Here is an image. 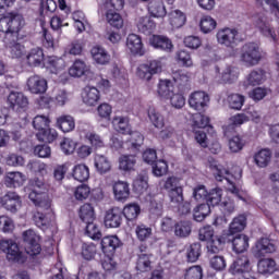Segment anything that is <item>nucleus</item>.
Here are the masks:
<instances>
[{"label":"nucleus","mask_w":279,"mask_h":279,"mask_svg":"<svg viewBox=\"0 0 279 279\" xmlns=\"http://www.w3.org/2000/svg\"><path fill=\"white\" fill-rule=\"evenodd\" d=\"M25 191L28 193V199H31L37 208L46 210V213L37 211L34 215L35 225L37 228H40V230H49V227L53 226L56 221V213L51 207V198L47 195L49 185L45 183V180L35 178L29 181Z\"/></svg>","instance_id":"nucleus-1"},{"label":"nucleus","mask_w":279,"mask_h":279,"mask_svg":"<svg viewBox=\"0 0 279 279\" xmlns=\"http://www.w3.org/2000/svg\"><path fill=\"white\" fill-rule=\"evenodd\" d=\"M198 239L206 243L207 252L210 254H219L226 245V239L215 235V229L211 226H205L198 231Z\"/></svg>","instance_id":"nucleus-2"},{"label":"nucleus","mask_w":279,"mask_h":279,"mask_svg":"<svg viewBox=\"0 0 279 279\" xmlns=\"http://www.w3.org/2000/svg\"><path fill=\"white\" fill-rule=\"evenodd\" d=\"M0 252L5 254L7 260L9 263H17V265H23L27 257L21 252L19 244L14 240H0Z\"/></svg>","instance_id":"nucleus-3"},{"label":"nucleus","mask_w":279,"mask_h":279,"mask_svg":"<svg viewBox=\"0 0 279 279\" xmlns=\"http://www.w3.org/2000/svg\"><path fill=\"white\" fill-rule=\"evenodd\" d=\"M259 116L258 112L254 111V109L250 108L246 113H239L229 119V123L222 126L225 136H230L233 134L235 128L239 125H243V123H247V121L252 120L258 122Z\"/></svg>","instance_id":"nucleus-4"},{"label":"nucleus","mask_w":279,"mask_h":279,"mask_svg":"<svg viewBox=\"0 0 279 279\" xmlns=\"http://www.w3.org/2000/svg\"><path fill=\"white\" fill-rule=\"evenodd\" d=\"M211 169H214V175L218 182H223V180H226V182L230 184L228 190L230 193H232V195H235V197H239V199H242V202H247V197L243 196V192H241V190H239V187H236L234 184V181H232V175L228 169L221 165H211Z\"/></svg>","instance_id":"nucleus-5"},{"label":"nucleus","mask_w":279,"mask_h":279,"mask_svg":"<svg viewBox=\"0 0 279 279\" xmlns=\"http://www.w3.org/2000/svg\"><path fill=\"white\" fill-rule=\"evenodd\" d=\"M263 53L256 43H247L242 47L240 60L245 66H256L260 62Z\"/></svg>","instance_id":"nucleus-6"},{"label":"nucleus","mask_w":279,"mask_h":279,"mask_svg":"<svg viewBox=\"0 0 279 279\" xmlns=\"http://www.w3.org/2000/svg\"><path fill=\"white\" fill-rule=\"evenodd\" d=\"M163 189L167 190L172 204L180 205L184 202V190L180 184V178L169 177L165 182Z\"/></svg>","instance_id":"nucleus-7"},{"label":"nucleus","mask_w":279,"mask_h":279,"mask_svg":"<svg viewBox=\"0 0 279 279\" xmlns=\"http://www.w3.org/2000/svg\"><path fill=\"white\" fill-rule=\"evenodd\" d=\"M162 73V61L160 59L150 60L148 63L141 64L137 68L136 75L144 82H150L154 75Z\"/></svg>","instance_id":"nucleus-8"},{"label":"nucleus","mask_w":279,"mask_h":279,"mask_svg":"<svg viewBox=\"0 0 279 279\" xmlns=\"http://www.w3.org/2000/svg\"><path fill=\"white\" fill-rule=\"evenodd\" d=\"M233 276H240L239 279H256L252 274V266L250 265V258L247 256L239 257L229 269Z\"/></svg>","instance_id":"nucleus-9"},{"label":"nucleus","mask_w":279,"mask_h":279,"mask_svg":"<svg viewBox=\"0 0 279 279\" xmlns=\"http://www.w3.org/2000/svg\"><path fill=\"white\" fill-rule=\"evenodd\" d=\"M215 72L218 74L216 77L219 84H234L241 74L239 68L233 64H226L221 69L216 65Z\"/></svg>","instance_id":"nucleus-10"},{"label":"nucleus","mask_w":279,"mask_h":279,"mask_svg":"<svg viewBox=\"0 0 279 279\" xmlns=\"http://www.w3.org/2000/svg\"><path fill=\"white\" fill-rule=\"evenodd\" d=\"M23 240L26 243V254L29 256H38L40 254V235L36 231L29 229L23 232Z\"/></svg>","instance_id":"nucleus-11"},{"label":"nucleus","mask_w":279,"mask_h":279,"mask_svg":"<svg viewBox=\"0 0 279 279\" xmlns=\"http://www.w3.org/2000/svg\"><path fill=\"white\" fill-rule=\"evenodd\" d=\"M216 36L219 45L232 48L234 45H236V36H239V31H236V28L226 27L219 29Z\"/></svg>","instance_id":"nucleus-12"},{"label":"nucleus","mask_w":279,"mask_h":279,"mask_svg":"<svg viewBox=\"0 0 279 279\" xmlns=\"http://www.w3.org/2000/svg\"><path fill=\"white\" fill-rule=\"evenodd\" d=\"M123 221V209L113 207L106 211L104 223L106 228H119Z\"/></svg>","instance_id":"nucleus-13"},{"label":"nucleus","mask_w":279,"mask_h":279,"mask_svg":"<svg viewBox=\"0 0 279 279\" xmlns=\"http://www.w3.org/2000/svg\"><path fill=\"white\" fill-rule=\"evenodd\" d=\"M113 197L117 202H128L130 198V183L117 181L112 185Z\"/></svg>","instance_id":"nucleus-14"},{"label":"nucleus","mask_w":279,"mask_h":279,"mask_svg":"<svg viewBox=\"0 0 279 279\" xmlns=\"http://www.w3.org/2000/svg\"><path fill=\"white\" fill-rule=\"evenodd\" d=\"M27 88L34 95L47 93V80L43 76L33 75L27 80Z\"/></svg>","instance_id":"nucleus-15"},{"label":"nucleus","mask_w":279,"mask_h":279,"mask_svg":"<svg viewBox=\"0 0 279 279\" xmlns=\"http://www.w3.org/2000/svg\"><path fill=\"white\" fill-rule=\"evenodd\" d=\"M1 204L10 213H16L21 208V196L15 192H9L2 197Z\"/></svg>","instance_id":"nucleus-16"},{"label":"nucleus","mask_w":279,"mask_h":279,"mask_svg":"<svg viewBox=\"0 0 279 279\" xmlns=\"http://www.w3.org/2000/svg\"><path fill=\"white\" fill-rule=\"evenodd\" d=\"M94 167L100 175H106L112 170V162L108 157L101 154H96L94 156Z\"/></svg>","instance_id":"nucleus-17"},{"label":"nucleus","mask_w":279,"mask_h":279,"mask_svg":"<svg viewBox=\"0 0 279 279\" xmlns=\"http://www.w3.org/2000/svg\"><path fill=\"white\" fill-rule=\"evenodd\" d=\"M254 25L255 27H258L263 36H266V38H271L274 41H276V31H274V28H271V25L268 24L267 17L265 16L255 17Z\"/></svg>","instance_id":"nucleus-18"},{"label":"nucleus","mask_w":279,"mask_h":279,"mask_svg":"<svg viewBox=\"0 0 279 279\" xmlns=\"http://www.w3.org/2000/svg\"><path fill=\"white\" fill-rule=\"evenodd\" d=\"M27 177L22 172H8L4 178V184L8 189H19L25 184Z\"/></svg>","instance_id":"nucleus-19"},{"label":"nucleus","mask_w":279,"mask_h":279,"mask_svg":"<svg viewBox=\"0 0 279 279\" xmlns=\"http://www.w3.org/2000/svg\"><path fill=\"white\" fill-rule=\"evenodd\" d=\"M126 47L134 56H144L143 40L136 34H130L126 38Z\"/></svg>","instance_id":"nucleus-20"},{"label":"nucleus","mask_w":279,"mask_h":279,"mask_svg":"<svg viewBox=\"0 0 279 279\" xmlns=\"http://www.w3.org/2000/svg\"><path fill=\"white\" fill-rule=\"evenodd\" d=\"M121 247V240L117 235H107L101 240V250L104 254H114L117 248Z\"/></svg>","instance_id":"nucleus-21"},{"label":"nucleus","mask_w":279,"mask_h":279,"mask_svg":"<svg viewBox=\"0 0 279 279\" xmlns=\"http://www.w3.org/2000/svg\"><path fill=\"white\" fill-rule=\"evenodd\" d=\"M150 45L155 47V49H160L161 51H167L168 53L173 51V43H171V39L162 35H154L150 38Z\"/></svg>","instance_id":"nucleus-22"},{"label":"nucleus","mask_w":279,"mask_h":279,"mask_svg":"<svg viewBox=\"0 0 279 279\" xmlns=\"http://www.w3.org/2000/svg\"><path fill=\"white\" fill-rule=\"evenodd\" d=\"M276 252V245L269 241L267 238L260 239L254 248L255 256H265V254H274Z\"/></svg>","instance_id":"nucleus-23"},{"label":"nucleus","mask_w":279,"mask_h":279,"mask_svg":"<svg viewBox=\"0 0 279 279\" xmlns=\"http://www.w3.org/2000/svg\"><path fill=\"white\" fill-rule=\"evenodd\" d=\"M71 77H83V75H90V66L83 60H75L72 66L69 69Z\"/></svg>","instance_id":"nucleus-24"},{"label":"nucleus","mask_w":279,"mask_h":279,"mask_svg":"<svg viewBox=\"0 0 279 279\" xmlns=\"http://www.w3.org/2000/svg\"><path fill=\"white\" fill-rule=\"evenodd\" d=\"M191 128L192 130H205V128H210V118L204 113H193L191 119Z\"/></svg>","instance_id":"nucleus-25"},{"label":"nucleus","mask_w":279,"mask_h":279,"mask_svg":"<svg viewBox=\"0 0 279 279\" xmlns=\"http://www.w3.org/2000/svg\"><path fill=\"white\" fill-rule=\"evenodd\" d=\"M277 269L278 265L272 258L260 259L257 264V271L263 276H271V274H276Z\"/></svg>","instance_id":"nucleus-26"},{"label":"nucleus","mask_w":279,"mask_h":279,"mask_svg":"<svg viewBox=\"0 0 279 279\" xmlns=\"http://www.w3.org/2000/svg\"><path fill=\"white\" fill-rule=\"evenodd\" d=\"M191 232H193V223L189 220H181L174 223V235L178 239H187L191 236Z\"/></svg>","instance_id":"nucleus-27"},{"label":"nucleus","mask_w":279,"mask_h":279,"mask_svg":"<svg viewBox=\"0 0 279 279\" xmlns=\"http://www.w3.org/2000/svg\"><path fill=\"white\" fill-rule=\"evenodd\" d=\"M8 16L10 20L9 25L11 27V34L16 36V34H19V32L25 27V19L21 13L15 12L8 13Z\"/></svg>","instance_id":"nucleus-28"},{"label":"nucleus","mask_w":279,"mask_h":279,"mask_svg":"<svg viewBox=\"0 0 279 279\" xmlns=\"http://www.w3.org/2000/svg\"><path fill=\"white\" fill-rule=\"evenodd\" d=\"M147 189H149V177H147V173L137 174L133 180V191L138 193V195H143V193L147 192Z\"/></svg>","instance_id":"nucleus-29"},{"label":"nucleus","mask_w":279,"mask_h":279,"mask_svg":"<svg viewBox=\"0 0 279 279\" xmlns=\"http://www.w3.org/2000/svg\"><path fill=\"white\" fill-rule=\"evenodd\" d=\"M82 98L86 106H95L99 101V89L97 87L86 86L83 89Z\"/></svg>","instance_id":"nucleus-30"},{"label":"nucleus","mask_w":279,"mask_h":279,"mask_svg":"<svg viewBox=\"0 0 279 279\" xmlns=\"http://www.w3.org/2000/svg\"><path fill=\"white\" fill-rule=\"evenodd\" d=\"M250 247V238L245 234L236 235L232 241V250L235 254H243Z\"/></svg>","instance_id":"nucleus-31"},{"label":"nucleus","mask_w":279,"mask_h":279,"mask_svg":"<svg viewBox=\"0 0 279 279\" xmlns=\"http://www.w3.org/2000/svg\"><path fill=\"white\" fill-rule=\"evenodd\" d=\"M210 104V96L206 92H194L190 95V106H208Z\"/></svg>","instance_id":"nucleus-32"},{"label":"nucleus","mask_w":279,"mask_h":279,"mask_svg":"<svg viewBox=\"0 0 279 279\" xmlns=\"http://www.w3.org/2000/svg\"><path fill=\"white\" fill-rule=\"evenodd\" d=\"M169 23L174 29H180V27H184L186 23V14L180 10H173L169 14Z\"/></svg>","instance_id":"nucleus-33"},{"label":"nucleus","mask_w":279,"mask_h":279,"mask_svg":"<svg viewBox=\"0 0 279 279\" xmlns=\"http://www.w3.org/2000/svg\"><path fill=\"white\" fill-rule=\"evenodd\" d=\"M29 66H40L45 62V52L41 48H33L26 56Z\"/></svg>","instance_id":"nucleus-34"},{"label":"nucleus","mask_w":279,"mask_h":279,"mask_svg":"<svg viewBox=\"0 0 279 279\" xmlns=\"http://www.w3.org/2000/svg\"><path fill=\"white\" fill-rule=\"evenodd\" d=\"M254 162L259 169H265L271 162V150L270 149H260L254 155Z\"/></svg>","instance_id":"nucleus-35"},{"label":"nucleus","mask_w":279,"mask_h":279,"mask_svg":"<svg viewBox=\"0 0 279 279\" xmlns=\"http://www.w3.org/2000/svg\"><path fill=\"white\" fill-rule=\"evenodd\" d=\"M57 128L64 134L75 130V119L71 116H61L57 119Z\"/></svg>","instance_id":"nucleus-36"},{"label":"nucleus","mask_w":279,"mask_h":279,"mask_svg":"<svg viewBox=\"0 0 279 279\" xmlns=\"http://www.w3.org/2000/svg\"><path fill=\"white\" fill-rule=\"evenodd\" d=\"M72 175L77 182H86L90 178V169L86 163H77L73 168Z\"/></svg>","instance_id":"nucleus-37"},{"label":"nucleus","mask_w":279,"mask_h":279,"mask_svg":"<svg viewBox=\"0 0 279 279\" xmlns=\"http://www.w3.org/2000/svg\"><path fill=\"white\" fill-rule=\"evenodd\" d=\"M136 270L141 274L151 271V254L141 253L137 256Z\"/></svg>","instance_id":"nucleus-38"},{"label":"nucleus","mask_w":279,"mask_h":279,"mask_svg":"<svg viewBox=\"0 0 279 279\" xmlns=\"http://www.w3.org/2000/svg\"><path fill=\"white\" fill-rule=\"evenodd\" d=\"M137 29L142 34H151L156 29V23L150 16H142L137 19Z\"/></svg>","instance_id":"nucleus-39"},{"label":"nucleus","mask_w":279,"mask_h":279,"mask_svg":"<svg viewBox=\"0 0 279 279\" xmlns=\"http://www.w3.org/2000/svg\"><path fill=\"white\" fill-rule=\"evenodd\" d=\"M82 134L84 138L92 145V148L94 147L95 149H101V147H104V140L97 133L87 129L82 131Z\"/></svg>","instance_id":"nucleus-40"},{"label":"nucleus","mask_w":279,"mask_h":279,"mask_svg":"<svg viewBox=\"0 0 279 279\" xmlns=\"http://www.w3.org/2000/svg\"><path fill=\"white\" fill-rule=\"evenodd\" d=\"M158 95L161 99L173 97V84L169 80L160 81L158 84Z\"/></svg>","instance_id":"nucleus-41"},{"label":"nucleus","mask_w":279,"mask_h":279,"mask_svg":"<svg viewBox=\"0 0 279 279\" xmlns=\"http://www.w3.org/2000/svg\"><path fill=\"white\" fill-rule=\"evenodd\" d=\"M122 215L128 221H134L138 219V215H141V206L135 203L128 204L124 206Z\"/></svg>","instance_id":"nucleus-42"},{"label":"nucleus","mask_w":279,"mask_h":279,"mask_svg":"<svg viewBox=\"0 0 279 279\" xmlns=\"http://www.w3.org/2000/svg\"><path fill=\"white\" fill-rule=\"evenodd\" d=\"M148 12H150L151 16H155L156 19H163V16H167L165 2L161 0L150 2L148 5Z\"/></svg>","instance_id":"nucleus-43"},{"label":"nucleus","mask_w":279,"mask_h":279,"mask_svg":"<svg viewBox=\"0 0 279 279\" xmlns=\"http://www.w3.org/2000/svg\"><path fill=\"white\" fill-rule=\"evenodd\" d=\"M113 129L120 134H130L132 129L130 128V120L123 117H116L112 121Z\"/></svg>","instance_id":"nucleus-44"},{"label":"nucleus","mask_w":279,"mask_h":279,"mask_svg":"<svg viewBox=\"0 0 279 279\" xmlns=\"http://www.w3.org/2000/svg\"><path fill=\"white\" fill-rule=\"evenodd\" d=\"M136 167V157L132 155H122L119 158V169L120 171H134Z\"/></svg>","instance_id":"nucleus-45"},{"label":"nucleus","mask_w":279,"mask_h":279,"mask_svg":"<svg viewBox=\"0 0 279 279\" xmlns=\"http://www.w3.org/2000/svg\"><path fill=\"white\" fill-rule=\"evenodd\" d=\"M80 219L85 223L95 221V208L90 204H84L78 211Z\"/></svg>","instance_id":"nucleus-46"},{"label":"nucleus","mask_w":279,"mask_h":279,"mask_svg":"<svg viewBox=\"0 0 279 279\" xmlns=\"http://www.w3.org/2000/svg\"><path fill=\"white\" fill-rule=\"evenodd\" d=\"M61 151L65 156H71L77 150V141L71 137H64L60 143Z\"/></svg>","instance_id":"nucleus-47"},{"label":"nucleus","mask_w":279,"mask_h":279,"mask_svg":"<svg viewBox=\"0 0 279 279\" xmlns=\"http://www.w3.org/2000/svg\"><path fill=\"white\" fill-rule=\"evenodd\" d=\"M92 56L97 64H108L110 62V54L101 47H94Z\"/></svg>","instance_id":"nucleus-48"},{"label":"nucleus","mask_w":279,"mask_h":279,"mask_svg":"<svg viewBox=\"0 0 279 279\" xmlns=\"http://www.w3.org/2000/svg\"><path fill=\"white\" fill-rule=\"evenodd\" d=\"M28 169L34 171V173L40 178H47L48 173L50 172L49 166L41 161H31L28 163Z\"/></svg>","instance_id":"nucleus-49"},{"label":"nucleus","mask_w":279,"mask_h":279,"mask_svg":"<svg viewBox=\"0 0 279 279\" xmlns=\"http://www.w3.org/2000/svg\"><path fill=\"white\" fill-rule=\"evenodd\" d=\"M8 104L11 106H27L29 100L27 99V96L21 92H11L8 96Z\"/></svg>","instance_id":"nucleus-50"},{"label":"nucleus","mask_w":279,"mask_h":279,"mask_svg":"<svg viewBox=\"0 0 279 279\" xmlns=\"http://www.w3.org/2000/svg\"><path fill=\"white\" fill-rule=\"evenodd\" d=\"M245 226H247V218L245 216L240 215L235 217L229 226V232L231 234H236V232H242L245 230Z\"/></svg>","instance_id":"nucleus-51"},{"label":"nucleus","mask_w":279,"mask_h":279,"mask_svg":"<svg viewBox=\"0 0 279 279\" xmlns=\"http://www.w3.org/2000/svg\"><path fill=\"white\" fill-rule=\"evenodd\" d=\"M202 256V245L199 243H194L186 248V258L189 263H197Z\"/></svg>","instance_id":"nucleus-52"},{"label":"nucleus","mask_w":279,"mask_h":279,"mask_svg":"<svg viewBox=\"0 0 279 279\" xmlns=\"http://www.w3.org/2000/svg\"><path fill=\"white\" fill-rule=\"evenodd\" d=\"M36 136L41 143H53L58 138V131L47 128L44 132H37Z\"/></svg>","instance_id":"nucleus-53"},{"label":"nucleus","mask_w":279,"mask_h":279,"mask_svg":"<svg viewBox=\"0 0 279 279\" xmlns=\"http://www.w3.org/2000/svg\"><path fill=\"white\" fill-rule=\"evenodd\" d=\"M210 206L208 203L201 204L194 209V220L195 221H204L208 215H210Z\"/></svg>","instance_id":"nucleus-54"},{"label":"nucleus","mask_w":279,"mask_h":279,"mask_svg":"<svg viewBox=\"0 0 279 279\" xmlns=\"http://www.w3.org/2000/svg\"><path fill=\"white\" fill-rule=\"evenodd\" d=\"M106 19L111 27H116V29H121V27H123V17H121V14L114 11H107Z\"/></svg>","instance_id":"nucleus-55"},{"label":"nucleus","mask_w":279,"mask_h":279,"mask_svg":"<svg viewBox=\"0 0 279 279\" xmlns=\"http://www.w3.org/2000/svg\"><path fill=\"white\" fill-rule=\"evenodd\" d=\"M204 269L199 265L191 266L186 268L183 275V279H203Z\"/></svg>","instance_id":"nucleus-56"},{"label":"nucleus","mask_w":279,"mask_h":279,"mask_svg":"<svg viewBox=\"0 0 279 279\" xmlns=\"http://www.w3.org/2000/svg\"><path fill=\"white\" fill-rule=\"evenodd\" d=\"M265 82V71L254 70L247 76V83L250 86H259Z\"/></svg>","instance_id":"nucleus-57"},{"label":"nucleus","mask_w":279,"mask_h":279,"mask_svg":"<svg viewBox=\"0 0 279 279\" xmlns=\"http://www.w3.org/2000/svg\"><path fill=\"white\" fill-rule=\"evenodd\" d=\"M199 27L203 34H210V32L217 27V21L208 15L203 16L199 22Z\"/></svg>","instance_id":"nucleus-58"},{"label":"nucleus","mask_w":279,"mask_h":279,"mask_svg":"<svg viewBox=\"0 0 279 279\" xmlns=\"http://www.w3.org/2000/svg\"><path fill=\"white\" fill-rule=\"evenodd\" d=\"M223 197V190L216 187L207 194V203L211 206H219Z\"/></svg>","instance_id":"nucleus-59"},{"label":"nucleus","mask_w":279,"mask_h":279,"mask_svg":"<svg viewBox=\"0 0 279 279\" xmlns=\"http://www.w3.org/2000/svg\"><path fill=\"white\" fill-rule=\"evenodd\" d=\"M153 229L151 227H147V225H138L135 228V234L138 241H147V239L151 238L153 234Z\"/></svg>","instance_id":"nucleus-60"},{"label":"nucleus","mask_w":279,"mask_h":279,"mask_svg":"<svg viewBox=\"0 0 279 279\" xmlns=\"http://www.w3.org/2000/svg\"><path fill=\"white\" fill-rule=\"evenodd\" d=\"M82 256L85 260H93L97 256V245L94 243H84L82 245Z\"/></svg>","instance_id":"nucleus-61"},{"label":"nucleus","mask_w":279,"mask_h":279,"mask_svg":"<svg viewBox=\"0 0 279 279\" xmlns=\"http://www.w3.org/2000/svg\"><path fill=\"white\" fill-rule=\"evenodd\" d=\"M74 197L77 202H84L90 197V186L81 184L74 190Z\"/></svg>","instance_id":"nucleus-62"},{"label":"nucleus","mask_w":279,"mask_h":279,"mask_svg":"<svg viewBox=\"0 0 279 279\" xmlns=\"http://www.w3.org/2000/svg\"><path fill=\"white\" fill-rule=\"evenodd\" d=\"M0 232H3L4 234L14 232V220L5 215L0 216Z\"/></svg>","instance_id":"nucleus-63"},{"label":"nucleus","mask_w":279,"mask_h":279,"mask_svg":"<svg viewBox=\"0 0 279 279\" xmlns=\"http://www.w3.org/2000/svg\"><path fill=\"white\" fill-rule=\"evenodd\" d=\"M51 121L47 116H36L33 120L34 129L37 130V132L46 131Z\"/></svg>","instance_id":"nucleus-64"}]
</instances>
